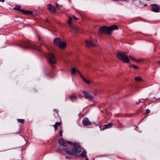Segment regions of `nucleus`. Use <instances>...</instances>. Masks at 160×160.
<instances>
[{"instance_id":"4c0bfd02","label":"nucleus","mask_w":160,"mask_h":160,"mask_svg":"<svg viewBox=\"0 0 160 160\" xmlns=\"http://www.w3.org/2000/svg\"><path fill=\"white\" fill-rule=\"evenodd\" d=\"M53 111H55L57 113H58V112L57 110L56 109H54Z\"/></svg>"},{"instance_id":"b1692460","label":"nucleus","mask_w":160,"mask_h":160,"mask_svg":"<svg viewBox=\"0 0 160 160\" xmlns=\"http://www.w3.org/2000/svg\"><path fill=\"white\" fill-rule=\"evenodd\" d=\"M22 12L24 14H29L30 15H32L33 13L32 11H25L24 10V11Z\"/></svg>"},{"instance_id":"58836bf2","label":"nucleus","mask_w":160,"mask_h":160,"mask_svg":"<svg viewBox=\"0 0 160 160\" xmlns=\"http://www.w3.org/2000/svg\"><path fill=\"white\" fill-rule=\"evenodd\" d=\"M5 0H0V2H3Z\"/></svg>"},{"instance_id":"393cba45","label":"nucleus","mask_w":160,"mask_h":160,"mask_svg":"<svg viewBox=\"0 0 160 160\" xmlns=\"http://www.w3.org/2000/svg\"><path fill=\"white\" fill-rule=\"evenodd\" d=\"M72 17H70L69 18V20L68 21V24L71 27H72Z\"/></svg>"},{"instance_id":"3c124183","label":"nucleus","mask_w":160,"mask_h":160,"mask_svg":"<svg viewBox=\"0 0 160 160\" xmlns=\"http://www.w3.org/2000/svg\"><path fill=\"white\" fill-rule=\"evenodd\" d=\"M93 160H94V159L93 158Z\"/></svg>"},{"instance_id":"6ab92c4d","label":"nucleus","mask_w":160,"mask_h":160,"mask_svg":"<svg viewBox=\"0 0 160 160\" xmlns=\"http://www.w3.org/2000/svg\"><path fill=\"white\" fill-rule=\"evenodd\" d=\"M112 126V123L111 122L109 123L108 124H107L105 125L104 126L103 128H102V130H105V129L111 128Z\"/></svg>"},{"instance_id":"c03bdc74","label":"nucleus","mask_w":160,"mask_h":160,"mask_svg":"<svg viewBox=\"0 0 160 160\" xmlns=\"http://www.w3.org/2000/svg\"><path fill=\"white\" fill-rule=\"evenodd\" d=\"M38 38H39V40H40V37H38Z\"/></svg>"},{"instance_id":"a878e982","label":"nucleus","mask_w":160,"mask_h":160,"mask_svg":"<svg viewBox=\"0 0 160 160\" xmlns=\"http://www.w3.org/2000/svg\"><path fill=\"white\" fill-rule=\"evenodd\" d=\"M135 80L137 81H140L142 80L141 77H137L135 78Z\"/></svg>"},{"instance_id":"7c9ffc66","label":"nucleus","mask_w":160,"mask_h":160,"mask_svg":"<svg viewBox=\"0 0 160 160\" xmlns=\"http://www.w3.org/2000/svg\"><path fill=\"white\" fill-rule=\"evenodd\" d=\"M62 132H63V130L61 128V130H60V135L61 137H62Z\"/></svg>"},{"instance_id":"39448f33","label":"nucleus","mask_w":160,"mask_h":160,"mask_svg":"<svg viewBox=\"0 0 160 160\" xmlns=\"http://www.w3.org/2000/svg\"><path fill=\"white\" fill-rule=\"evenodd\" d=\"M49 63L51 64H55L56 62V58L53 53H48L46 55Z\"/></svg>"},{"instance_id":"1a4fd4ad","label":"nucleus","mask_w":160,"mask_h":160,"mask_svg":"<svg viewBox=\"0 0 160 160\" xmlns=\"http://www.w3.org/2000/svg\"><path fill=\"white\" fill-rule=\"evenodd\" d=\"M86 44L87 47L88 48H89L91 47H95L96 46L95 44L93 43L91 39L89 40H86Z\"/></svg>"},{"instance_id":"c756f323","label":"nucleus","mask_w":160,"mask_h":160,"mask_svg":"<svg viewBox=\"0 0 160 160\" xmlns=\"http://www.w3.org/2000/svg\"><path fill=\"white\" fill-rule=\"evenodd\" d=\"M150 111L149 109H146V112H145L146 113L148 114V113H150Z\"/></svg>"},{"instance_id":"ddd939ff","label":"nucleus","mask_w":160,"mask_h":160,"mask_svg":"<svg viewBox=\"0 0 160 160\" xmlns=\"http://www.w3.org/2000/svg\"><path fill=\"white\" fill-rule=\"evenodd\" d=\"M87 155V153L86 152L85 150H83L82 153L80 155H78L76 157L78 158H84L86 157Z\"/></svg>"},{"instance_id":"aec40b11","label":"nucleus","mask_w":160,"mask_h":160,"mask_svg":"<svg viewBox=\"0 0 160 160\" xmlns=\"http://www.w3.org/2000/svg\"><path fill=\"white\" fill-rule=\"evenodd\" d=\"M53 73V72L52 71H51L48 74H46L45 75V76L46 77L48 78H54V76L52 75V74Z\"/></svg>"},{"instance_id":"9b49d317","label":"nucleus","mask_w":160,"mask_h":160,"mask_svg":"<svg viewBox=\"0 0 160 160\" xmlns=\"http://www.w3.org/2000/svg\"><path fill=\"white\" fill-rule=\"evenodd\" d=\"M67 44L64 42L61 41L58 45V47L61 49H64L66 48Z\"/></svg>"},{"instance_id":"f257e3e1","label":"nucleus","mask_w":160,"mask_h":160,"mask_svg":"<svg viewBox=\"0 0 160 160\" xmlns=\"http://www.w3.org/2000/svg\"><path fill=\"white\" fill-rule=\"evenodd\" d=\"M66 142L69 144H71V146H73L74 149H73L69 147L65 148L64 150L67 154L71 156H75L77 155L82 150L79 143H73L69 141H67Z\"/></svg>"},{"instance_id":"49530a36","label":"nucleus","mask_w":160,"mask_h":160,"mask_svg":"<svg viewBox=\"0 0 160 160\" xmlns=\"http://www.w3.org/2000/svg\"><path fill=\"white\" fill-rule=\"evenodd\" d=\"M144 100H145L146 101H147V99H143Z\"/></svg>"},{"instance_id":"4468645a","label":"nucleus","mask_w":160,"mask_h":160,"mask_svg":"<svg viewBox=\"0 0 160 160\" xmlns=\"http://www.w3.org/2000/svg\"><path fill=\"white\" fill-rule=\"evenodd\" d=\"M61 41V39L59 38H55L54 39V43L57 46H58Z\"/></svg>"},{"instance_id":"f03ea898","label":"nucleus","mask_w":160,"mask_h":160,"mask_svg":"<svg viewBox=\"0 0 160 160\" xmlns=\"http://www.w3.org/2000/svg\"><path fill=\"white\" fill-rule=\"evenodd\" d=\"M18 46L24 49L29 48H35L36 45L34 42L27 40L23 41L21 45H18Z\"/></svg>"},{"instance_id":"5701e85b","label":"nucleus","mask_w":160,"mask_h":160,"mask_svg":"<svg viewBox=\"0 0 160 160\" xmlns=\"http://www.w3.org/2000/svg\"><path fill=\"white\" fill-rule=\"evenodd\" d=\"M70 99L72 101V102H74L76 100L77 98V97L75 95H73L71 96L70 97Z\"/></svg>"},{"instance_id":"ea45409f","label":"nucleus","mask_w":160,"mask_h":160,"mask_svg":"<svg viewBox=\"0 0 160 160\" xmlns=\"http://www.w3.org/2000/svg\"><path fill=\"white\" fill-rule=\"evenodd\" d=\"M46 22L48 23V22H49V21H48V19H47V20H46Z\"/></svg>"},{"instance_id":"f3484780","label":"nucleus","mask_w":160,"mask_h":160,"mask_svg":"<svg viewBox=\"0 0 160 160\" xmlns=\"http://www.w3.org/2000/svg\"><path fill=\"white\" fill-rule=\"evenodd\" d=\"M21 8V6L20 5H16L13 9L15 10L20 11L21 12H22L24 11V10L20 9Z\"/></svg>"},{"instance_id":"37998d69","label":"nucleus","mask_w":160,"mask_h":160,"mask_svg":"<svg viewBox=\"0 0 160 160\" xmlns=\"http://www.w3.org/2000/svg\"><path fill=\"white\" fill-rule=\"evenodd\" d=\"M158 63L159 64H160V61H158Z\"/></svg>"},{"instance_id":"0eeeda50","label":"nucleus","mask_w":160,"mask_h":160,"mask_svg":"<svg viewBox=\"0 0 160 160\" xmlns=\"http://www.w3.org/2000/svg\"><path fill=\"white\" fill-rule=\"evenodd\" d=\"M82 123L84 126H90L92 124V122L89 121L87 118H85L83 119Z\"/></svg>"},{"instance_id":"de8ad7c7","label":"nucleus","mask_w":160,"mask_h":160,"mask_svg":"<svg viewBox=\"0 0 160 160\" xmlns=\"http://www.w3.org/2000/svg\"><path fill=\"white\" fill-rule=\"evenodd\" d=\"M146 0L147 1H150V0Z\"/></svg>"},{"instance_id":"f8f14e48","label":"nucleus","mask_w":160,"mask_h":160,"mask_svg":"<svg viewBox=\"0 0 160 160\" xmlns=\"http://www.w3.org/2000/svg\"><path fill=\"white\" fill-rule=\"evenodd\" d=\"M71 73L72 75H75L76 72L78 73L80 76V74H82L81 72L78 69H77L75 68H72L71 70Z\"/></svg>"},{"instance_id":"412c9836","label":"nucleus","mask_w":160,"mask_h":160,"mask_svg":"<svg viewBox=\"0 0 160 160\" xmlns=\"http://www.w3.org/2000/svg\"><path fill=\"white\" fill-rule=\"evenodd\" d=\"M56 151L58 152H62V151L64 150L63 148L59 146L58 147H55Z\"/></svg>"},{"instance_id":"a18cd8bd","label":"nucleus","mask_w":160,"mask_h":160,"mask_svg":"<svg viewBox=\"0 0 160 160\" xmlns=\"http://www.w3.org/2000/svg\"><path fill=\"white\" fill-rule=\"evenodd\" d=\"M66 158H68H68H69V157H66Z\"/></svg>"},{"instance_id":"c85d7f7f","label":"nucleus","mask_w":160,"mask_h":160,"mask_svg":"<svg viewBox=\"0 0 160 160\" xmlns=\"http://www.w3.org/2000/svg\"><path fill=\"white\" fill-rule=\"evenodd\" d=\"M56 6L57 8H61L62 7V5H59L57 3L56 4Z\"/></svg>"},{"instance_id":"79ce46f5","label":"nucleus","mask_w":160,"mask_h":160,"mask_svg":"<svg viewBox=\"0 0 160 160\" xmlns=\"http://www.w3.org/2000/svg\"><path fill=\"white\" fill-rule=\"evenodd\" d=\"M52 69H53V68H55V66H52Z\"/></svg>"},{"instance_id":"603ef678","label":"nucleus","mask_w":160,"mask_h":160,"mask_svg":"<svg viewBox=\"0 0 160 160\" xmlns=\"http://www.w3.org/2000/svg\"><path fill=\"white\" fill-rule=\"evenodd\" d=\"M158 99H160H160H159V98H158Z\"/></svg>"},{"instance_id":"6e6552de","label":"nucleus","mask_w":160,"mask_h":160,"mask_svg":"<svg viewBox=\"0 0 160 160\" xmlns=\"http://www.w3.org/2000/svg\"><path fill=\"white\" fill-rule=\"evenodd\" d=\"M47 6L48 9L51 13H55L56 12V8L54 6H52L51 3H49Z\"/></svg>"},{"instance_id":"a211bd4d","label":"nucleus","mask_w":160,"mask_h":160,"mask_svg":"<svg viewBox=\"0 0 160 160\" xmlns=\"http://www.w3.org/2000/svg\"><path fill=\"white\" fill-rule=\"evenodd\" d=\"M80 77L82 78V79L83 81L85 82L86 83L88 84H90L91 83V81H90L87 79L86 78H85L83 76V75L82 74H80Z\"/></svg>"},{"instance_id":"dca6fc26","label":"nucleus","mask_w":160,"mask_h":160,"mask_svg":"<svg viewBox=\"0 0 160 160\" xmlns=\"http://www.w3.org/2000/svg\"><path fill=\"white\" fill-rule=\"evenodd\" d=\"M112 31H99V33L100 34H106L110 35L111 34Z\"/></svg>"},{"instance_id":"20e7f679","label":"nucleus","mask_w":160,"mask_h":160,"mask_svg":"<svg viewBox=\"0 0 160 160\" xmlns=\"http://www.w3.org/2000/svg\"><path fill=\"white\" fill-rule=\"evenodd\" d=\"M99 30H115L118 29L119 28L116 25H113L111 26H103L102 27L98 26Z\"/></svg>"},{"instance_id":"423d86ee","label":"nucleus","mask_w":160,"mask_h":160,"mask_svg":"<svg viewBox=\"0 0 160 160\" xmlns=\"http://www.w3.org/2000/svg\"><path fill=\"white\" fill-rule=\"evenodd\" d=\"M82 92L85 98L91 101H92L93 99V96L88 92L83 90L82 91Z\"/></svg>"},{"instance_id":"473e14b6","label":"nucleus","mask_w":160,"mask_h":160,"mask_svg":"<svg viewBox=\"0 0 160 160\" xmlns=\"http://www.w3.org/2000/svg\"><path fill=\"white\" fill-rule=\"evenodd\" d=\"M136 114H135L134 115L133 114L130 113V114H128V115L127 116H128V117H132Z\"/></svg>"},{"instance_id":"72a5a7b5","label":"nucleus","mask_w":160,"mask_h":160,"mask_svg":"<svg viewBox=\"0 0 160 160\" xmlns=\"http://www.w3.org/2000/svg\"><path fill=\"white\" fill-rule=\"evenodd\" d=\"M129 58H130L132 60H134V58H133L130 55L129 56V57H128Z\"/></svg>"},{"instance_id":"2eb2a0df","label":"nucleus","mask_w":160,"mask_h":160,"mask_svg":"<svg viewBox=\"0 0 160 160\" xmlns=\"http://www.w3.org/2000/svg\"><path fill=\"white\" fill-rule=\"evenodd\" d=\"M59 144L63 147H67V145L65 143L64 140L63 139H60L59 140Z\"/></svg>"},{"instance_id":"8fccbe9b","label":"nucleus","mask_w":160,"mask_h":160,"mask_svg":"<svg viewBox=\"0 0 160 160\" xmlns=\"http://www.w3.org/2000/svg\"><path fill=\"white\" fill-rule=\"evenodd\" d=\"M100 129L101 130V128H100Z\"/></svg>"},{"instance_id":"cd10ccee","label":"nucleus","mask_w":160,"mask_h":160,"mask_svg":"<svg viewBox=\"0 0 160 160\" xmlns=\"http://www.w3.org/2000/svg\"><path fill=\"white\" fill-rule=\"evenodd\" d=\"M130 67L131 68H133L135 69H137L138 68V66L134 65H130Z\"/></svg>"},{"instance_id":"a19ab883","label":"nucleus","mask_w":160,"mask_h":160,"mask_svg":"<svg viewBox=\"0 0 160 160\" xmlns=\"http://www.w3.org/2000/svg\"><path fill=\"white\" fill-rule=\"evenodd\" d=\"M85 160H89L87 157L85 158Z\"/></svg>"},{"instance_id":"4be33fe9","label":"nucleus","mask_w":160,"mask_h":160,"mask_svg":"<svg viewBox=\"0 0 160 160\" xmlns=\"http://www.w3.org/2000/svg\"><path fill=\"white\" fill-rule=\"evenodd\" d=\"M61 124V122H56L55 124L53 125L54 128L55 130L56 131L58 128V127Z\"/></svg>"},{"instance_id":"09e8293b","label":"nucleus","mask_w":160,"mask_h":160,"mask_svg":"<svg viewBox=\"0 0 160 160\" xmlns=\"http://www.w3.org/2000/svg\"><path fill=\"white\" fill-rule=\"evenodd\" d=\"M144 6H147V5H146V4H145V5Z\"/></svg>"},{"instance_id":"9d476101","label":"nucleus","mask_w":160,"mask_h":160,"mask_svg":"<svg viewBox=\"0 0 160 160\" xmlns=\"http://www.w3.org/2000/svg\"><path fill=\"white\" fill-rule=\"evenodd\" d=\"M152 6V11L153 12H159V8L157 5L153 4L151 5Z\"/></svg>"},{"instance_id":"bb28decb","label":"nucleus","mask_w":160,"mask_h":160,"mask_svg":"<svg viewBox=\"0 0 160 160\" xmlns=\"http://www.w3.org/2000/svg\"><path fill=\"white\" fill-rule=\"evenodd\" d=\"M17 120L18 122L22 124L24 122V119H18Z\"/></svg>"},{"instance_id":"f704fd0d","label":"nucleus","mask_w":160,"mask_h":160,"mask_svg":"<svg viewBox=\"0 0 160 160\" xmlns=\"http://www.w3.org/2000/svg\"><path fill=\"white\" fill-rule=\"evenodd\" d=\"M134 61H137V62H139L141 61V60H140V59H135V58L134 59Z\"/></svg>"},{"instance_id":"c9c22d12","label":"nucleus","mask_w":160,"mask_h":160,"mask_svg":"<svg viewBox=\"0 0 160 160\" xmlns=\"http://www.w3.org/2000/svg\"><path fill=\"white\" fill-rule=\"evenodd\" d=\"M73 18L76 20H77L78 19V18L76 17L74 15H73Z\"/></svg>"},{"instance_id":"e433bc0d","label":"nucleus","mask_w":160,"mask_h":160,"mask_svg":"<svg viewBox=\"0 0 160 160\" xmlns=\"http://www.w3.org/2000/svg\"><path fill=\"white\" fill-rule=\"evenodd\" d=\"M140 99H139V102H136V104H137L138 105V104H139L140 103H141V101H140Z\"/></svg>"},{"instance_id":"2f4dec72","label":"nucleus","mask_w":160,"mask_h":160,"mask_svg":"<svg viewBox=\"0 0 160 160\" xmlns=\"http://www.w3.org/2000/svg\"><path fill=\"white\" fill-rule=\"evenodd\" d=\"M73 29H75V30H79L80 29L78 27H75V28H73Z\"/></svg>"},{"instance_id":"7ed1b4c3","label":"nucleus","mask_w":160,"mask_h":160,"mask_svg":"<svg viewBox=\"0 0 160 160\" xmlns=\"http://www.w3.org/2000/svg\"><path fill=\"white\" fill-rule=\"evenodd\" d=\"M116 56L118 59L123 62L128 63L130 62L128 57L123 52L118 53L116 54Z\"/></svg>"}]
</instances>
